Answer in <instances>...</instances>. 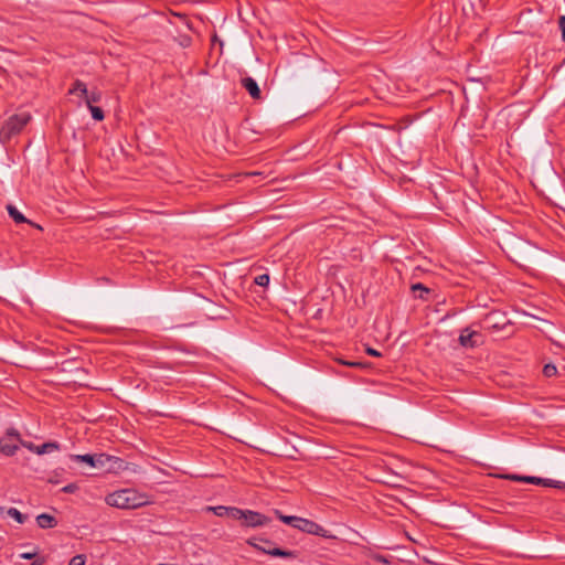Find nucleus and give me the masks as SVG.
Wrapping results in <instances>:
<instances>
[{
	"instance_id": "nucleus-6",
	"label": "nucleus",
	"mask_w": 565,
	"mask_h": 565,
	"mask_svg": "<svg viewBox=\"0 0 565 565\" xmlns=\"http://www.w3.org/2000/svg\"><path fill=\"white\" fill-rule=\"evenodd\" d=\"M259 541V537H250L248 539L246 542L248 545H250L252 547L265 553V554H268L270 556H274V557H282V558H296V552L294 551H289V550H282V548H279V547H275V548H266L262 545H259L257 542Z\"/></svg>"
},
{
	"instance_id": "nucleus-27",
	"label": "nucleus",
	"mask_w": 565,
	"mask_h": 565,
	"mask_svg": "<svg viewBox=\"0 0 565 565\" xmlns=\"http://www.w3.org/2000/svg\"><path fill=\"white\" fill-rule=\"evenodd\" d=\"M558 28L561 32L565 31V15L558 18Z\"/></svg>"
},
{
	"instance_id": "nucleus-17",
	"label": "nucleus",
	"mask_w": 565,
	"mask_h": 565,
	"mask_svg": "<svg viewBox=\"0 0 565 565\" xmlns=\"http://www.w3.org/2000/svg\"><path fill=\"white\" fill-rule=\"evenodd\" d=\"M227 516L234 520H241L243 522L245 516V510H242L236 507H228Z\"/></svg>"
},
{
	"instance_id": "nucleus-24",
	"label": "nucleus",
	"mask_w": 565,
	"mask_h": 565,
	"mask_svg": "<svg viewBox=\"0 0 565 565\" xmlns=\"http://www.w3.org/2000/svg\"><path fill=\"white\" fill-rule=\"evenodd\" d=\"M78 490V486L76 483H68L62 488V492L64 493H74Z\"/></svg>"
},
{
	"instance_id": "nucleus-20",
	"label": "nucleus",
	"mask_w": 565,
	"mask_h": 565,
	"mask_svg": "<svg viewBox=\"0 0 565 565\" xmlns=\"http://www.w3.org/2000/svg\"><path fill=\"white\" fill-rule=\"evenodd\" d=\"M87 107L92 114V117L95 120L102 121L105 118L104 110L100 107H97V106H87Z\"/></svg>"
},
{
	"instance_id": "nucleus-29",
	"label": "nucleus",
	"mask_w": 565,
	"mask_h": 565,
	"mask_svg": "<svg viewBox=\"0 0 565 565\" xmlns=\"http://www.w3.org/2000/svg\"><path fill=\"white\" fill-rule=\"evenodd\" d=\"M341 363L344 364V365L351 366V367L362 366V363H360V362H345V361H341Z\"/></svg>"
},
{
	"instance_id": "nucleus-30",
	"label": "nucleus",
	"mask_w": 565,
	"mask_h": 565,
	"mask_svg": "<svg viewBox=\"0 0 565 565\" xmlns=\"http://www.w3.org/2000/svg\"><path fill=\"white\" fill-rule=\"evenodd\" d=\"M20 556L23 559H32L35 556V553H22Z\"/></svg>"
},
{
	"instance_id": "nucleus-1",
	"label": "nucleus",
	"mask_w": 565,
	"mask_h": 565,
	"mask_svg": "<svg viewBox=\"0 0 565 565\" xmlns=\"http://www.w3.org/2000/svg\"><path fill=\"white\" fill-rule=\"evenodd\" d=\"M106 503L118 509H137L150 503L149 497L135 489H121L106 497Z\"/></svg>"
},
{
	"instance_id": "nucleus-28",
	"label": "nucleus",
	"mask_w": 565,
	"mask_h": 565,
	"mask_svg": "<svg viewBox=\"0 0 565 565\" xmlns=\"http://www.w3.org/2000/svg\"><path fill=\"white\" fill-rule=\"evenodd\" d=\"M366 353H367L369 355H372V356H381V353H380L377 350L372 349V348H367V349H366Z\"/></svg>"
},
{
	"instance_id": "nucleus-22",
	"label": "nucleus",
	"mask_w": 565,
	"mask_h": 565,
	"mask_svg": "<svg viewBox=\"0 0 565 565\" xmlns=\"http://www.w3.org/2000/svg\"><path fill=\"white\" fill-rule=\"evenodd\" d=\"M557 373V369L554 364H545L543 367V374L547 377H552Z\"/></svg>"
},
{
	"instance_id": "nucleus-7",
	"label": "nucleus",
	"mask_w": 565,
	"mask_h": 565,
	"mask_svg": "<svg viewBox=\"0 0 565 565\" xmlns=\"http://www.w3.org/2000/svg\"><path fill=\"white\" fill-rule=\"evenodd\" d=\"M270 522V519L266 516L265 514H262L257 511L253 510H245V516L242 522L243 526L246 527H260L265 526Z\"/></svg>"
},
{
	"instance_id": "nucleus-16",
	"label": "nucleus",
	"mask_w": 565,
	"mask_h": 565,
	"mask_svg": "<svg viewBox=\"0 0 565 565\" xmlns=\"http://www.w3.org/2000/svg\"><path fill=\"white\" fill-rule=\"evenodd\" d=\"M7 514L14 519L18 523L22 524L26 521L28 516L23 513H21L18 509L15 508H9L8 511H7Z\"/></svg>"
},
{
	"instance_id": "nucleus-14",
	"label": "nucleus",
	"mask_w": 565,
	"mask_h": 565,
	"mask_svg": "<svg viewBox=\"0 0 565 565\" xmlns=\"http://www.w3.org/2000/svg\"><path fill=\"white\" fill-rule=\"evenodd\" d=\"M70 458L73 461L84 462V463L88 465L89 467L94 468L95 454L94 455H90V454L71 455Z\"/></svg>"
},
{
	"instance_id": "nucleus-15",
	"label": "nucleus",
	"mask_w": 565,
	"mask_h": 565,
	"mask_svg": "<svg viewBox=\"0 0 565 565\" xmlns=\"http://www.w3.org/2000/svg\"><path fill=\"white\" fill-rule=\"evenodd\" d=\"M84 97L87 106H94V103H98L102 99V93L99 90H87Z\"/></svg>"
},
{
	"instance_id": "nucleus-4",
	"label": "nucleus",
	"mask_w": 565,
	"mask_h": 565,
	"mask_svg": "<svg viewBox=\"0 0 565 565\" xmlns=\"http://www.w3.org/2000/svg\"><path fill=\"white\" fill-rule=\"evenodd\" d=\"M21 441H24L21 438L20 433L15 428H9L3 437L0 438V452L4 456H13Z\"/></svg>"
},
{
	"instance_id": "nucleus-12",
	"label": "nucleus",
	"mask_w": 565,
	"mask_h": 565,
	"mask_svg": "<svg viewBox=\"0 0 565 565\" xmlns=\"http://www.w3.org/2000/svg\"><path fill=\"white\" fill-rule=\"evenodd\" d=\"M38 526L41 529H52L57 525V520L47 513H42L36 516Z\"/></svg>"
},
{
	"instance_id": "nucleus-5",
	"label": "nucleus",
	"mask_w": 565,
	"mask_h": 565,
	"mask_svg": "<svg viewBox=\"0 0 565 565\" xmlns=\"http://www.w3.org/2000/svg\"><path fill=\"white\" fill-rule=\"evenodd\" d=\"M94 461V468L103 469L106 472H118L125 467L122 459L107 454H95Z\"/></svg>"
},
{
	"instance_id": "nucleus-34",
	"label": "nucleus",
	"mask_w": 565,
	"mask_h": 565,
	"mask_svg": "<svg viewBox=\"0 0 565 565\" xmlns=\"http://www.w3.org/2000/svg\"><path fill=\"white\" fill-rule=\"evenodd\" d=\"M562 39L565 41V31L562 32Z\"/></svg>"
},
{
	"instance_id": "nucleus-18",
	"label": "nucleus",
	"mask_w": 565,
	"mask_h": 565,
	"mask_svg": "<svg viewBox=\"0 0 565 565\" xmlns=\"http://www.w3.org/2000/svg\"><path fill=\"white\" fill-rule=\"evenodd\" d=\"M77 92H79L82 96L86 95L87 93L86 84L79 79L75 81L72 88L68 90L70 94H75Z\"/></svg>"
},
{
	"instance_id": "nucleus-13",
	"label": "nucleus",
	"mask_w": 565,
	"mask_h": 565,
	"mask_svg": "<svg viewBox=\"0 0 565 565\" xmlns=\"http://www.w3.org/2000/svg\"><path fill=\"white\" fill-rule=\"evenodd\" d=\"M7 210H8V213L9 215L13 218V221L15 223H29L33 226H35V224L33 222H31L30 220H28L15 206L9 204L7 206ZM38 228L42 230V227L40 225H36Z\"/></svg>"
},
{
	"instance_id": "nucleus-31",
	"label": "nucleus",
	"mask_w": 565,
	"mask_h": 565,
	"mask_svg": "<svg viewBox=\"0 0 565 565\" xmlns=\"http://www.w3.org/2000/svg\"><path fill=\"white\" fill-rule=\"evenodd\" d=\"M551 484L548 487H554V488H561L562 487V482L561 481H556V480H552L551 479Z\"/></svg>"
},
{
	"instance_id": "nucleus-32",
	"label": "nucleus",
	"mask_w": 565,
	"mask_h": 565,
	"mask_svg": "<svg viewBox=\"0 0 565 565\" xmlns=\"http://www.w3.org/2000/svg\"><path fill=\"white\" fill-rule=\"evenodd\" d=\"M189 43H190V39H189V38H186V39H184V41L182 42V45H188Z\"/></svg>"
},
{
	"instance_id": "nucleus-19",
	"label": "nucleus",
	"mask_w": 565,
	"mask_h": 565,
	"mask_svg": "<svg viewBox=\"0 0 565 565\" xmlns=\"http://www.w3.org/2000/svg\"><path fill=\"white\" fill-rule=\"evenodd\" d=\"M206 510L212 511L215 515H217L220 518L227 516V513H228V507H224V505L207 507Z\"/></svg>"
},
{
	"instance_id": "nucleus-3",
	"label": "nucleus",
	"mask_w": 565,
	"mask_h": 565,
	"mask_svg": "<svg viewBox=\"0 0 565 565\" xmlns=\"http://www.w3.org/2000/svg\"><path fill=\"white\" fill-rule=\"evenodd\" d=\"M31 120L29 111H21L9 117L0 127V142L6 143L13 136L20 134Z\"/></svg>"
},
{
	"instance_id": "nucleus-35",
	"label": "nucleus",
	"mask_w": 565,
	"mask_h": 565,
	"mask_svg": "<svg viewBox=\"0 0 565 565\" xmlns=\"http://www.w3.org/2000/svg\"><path fill=\"white\" fill-rule=\"evenodd\" d=\"M32 565H41V563L34 562Z\"/></svg>"
},
{
	"instance_id": "nucleus-26",
	"label": "nucleus",
	"mask_w": 565,
	"mask_h": 565,
	"mask_svg": "<svg viewBox=\"0 0 565 565\" xmlns=\"http://www.w3.org/2000/svg\"><path fill=\"white\" fill-rule=\"evenodd\" d=\"M413 290H422L424 292H429V289L426 288L423 284L418 282L416 285L413 286Z\"/></svg>"
},
{
	"instance_id": "nucleus-10",
	"label": "nucleus",
	"mask_w": 565,
	"mask_h": 565,
	"mask_svg": "<svg viewBox=\"0 0 565 565\" xmlns=\"http://www.w3.org/2000/svg\"><path fill=\"white\" fill-rule=\"evenodd\" d=\"M241 85L248 92V94L254 99H260L262 92H260V88H259L257 82L254 78H252L249 76L243 77L241 79Z\"/></svg>"
},
{
	"instance_id": "nucleus-23",
	"label": "nucleus",
	"mask_w": 565,
	"mask_h": 565,
	"mask_svg": "<svg viewBox=\"0 0 565 565\" xmlns=\"http://www.w3.org/2000/svg\"><path fill=\"white\" fill-rule=\"evenodd\" d=\"M68 565H85V556L76 555V556L72 557Z\"/></svg>"
},
{
	"instance_id": "nucleus-33",
	"label": "nucleus",
	"mask_w": 565,
	"mask_h": 565,
	"mask_svg": "<svg viewBox=\"0 0 565 565\" xmlns=\"http://www.w3.org/2000/svg\"><path fill=\"white\" fill-rule=\"evenodd\" d=\"M377 559H380V561H382V562L386 563V559H385L383 556H379V557H377Z\"/></svg>"
},
{
	"instance_id": "nucleus-25",
	"label": "nucleus",
	"mask_w": 565,
	"mask_h": 565,
	"mask_svg": "<svg viewBox=\"0 0 565 565\" xmlns=\"http://www.w3.org/2000/svg\"><path fill=\"white\" fill-rule=\"evenodd\" d=\"M259 542H263L265 544L264 547H266V548H275L276 547L275 543L270 540L259 537Z\"/></svg>"
},
{
	"instance_id": "nucleus-2",
	"label": "nucleus",
	"mask_w": 565,
	"mask_h": 565,
	"mask_svg": "<svg viewBox=\"0 0 565 565\" xmlns=\"http://www.w3.org/2000/svg\"><path fill=\"white\" fill-rule=\"evenodd\" d=\"M275 514L281 522L292 526L294 529H297L308 534H313L321 537H329L328 531L318 523H316L315 521L296 515H284L279 510H275Z\"/></svg>"
},
{
	"instance_id": "nucleus-8",
	"label": "nucleus",
	"mask_w": 565,
	"mask_h": 565,
	"mask_svg": "<svg viewBox=\"0 0 565 565\" xmlns=\"http://www.w3.org/2000/svg\"><path fill=\"white\" fill-rule=\"evenodd\" d=\"M21 446L29 449L36 455H44L54 450H60V444L56 441L44 443L43 445L36 446L31 441H21Z\"/></svg>"
},
{
	"instance_id": "nucleus-21",
	"label": "nucleus",
	"mask_w": 565,
	"mask_h": 565,
	"mask_svg": "<svg viewBox=\"0 0 565 565\" xmlns=\"http://www.w3.org/2000/svg\"><path fill=\"white\" fill-rule=\"evenodd\" d=\"M255 284L262 287H266L269 284V275L262 274L255 277Z\"/></svg>"
},
{
	"instance_id": "nucleus-11",
	"label": "nucleus",
	"mask_w": 565,
	"mask_h": 565,
	"mask_svg": "<svg viewBox=\"0 0 565 565\" xmlns=\"http://www.w3.org/2000/svg\"><path fill=\"white\" fill-rule=\"evenodd\" d=\"M507 479L514 480V481H522L526 483H533V484H542V486H550L551 479H542L539 477H521L516 475H510L505 477Z\"/></svg>"
},
{
	"instance_id": "nucleus-9",
	"label": "nucleus",
	"mask_w": 565,
	"mask_h": 565,
	"mask_svg": "<svg viewBox=\"0 0 565 565\" xmlns=\"http://www.w3.org/2000/svg\"><path fill=\"white\" fill-rule=\"evenodd\" d=\"M480 338L479 332L466 328L459 335V343L465 348H475L479 344Z\"/></svg>"
}]
</instances>
